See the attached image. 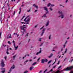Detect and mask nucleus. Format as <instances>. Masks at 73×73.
I'll use <instances>...</instances> for the list:
<instances>
[{
	"label": "nucleus",
	"mask_w": 73,
	"mask_h": 73,
	"mask_svg": "<svg viewBox=\"0 0 73 73\" xmlns=\"http://www.w3.org/2000/svg\"><path fill=\"white\" fill-rule=\"evenodd\" d=\"M70 73H73V71H71Z\"/></svg>",
	"instance_id": "obj_64"
},
{
	"label": "nucleus",
	"mask_w": 73,
	"mask_h": 73,
	"mask_svg": "<svg viewBox=\"0 0 73 73\" xmlns=\"http://www.w3.org/2000/svg\"><path fill=\"white\" fill-rule=\"evenodd\" d=\"M16 55H15L13 57V60H14L15 58V57H16Z\"/></svg>",
	"instance_id": "obj_19"
},
{
	"label": "nucleus",
	"mask_w": 73,
	"mask_h": 73,
	"mask_svg": "<svg viewBox=\"0 0 73 73\" xmlns=\"http://www.w3.org/2000/svg\"><path fill=\"white\" fill-rule=\"evenodd\" d=\"M24 17H25V16H24L23 17V18L21 19V20H23V19H24Z\"/></svg>",
	"instance_id": "obj_26"
},
{
	"label": "nucleus",
	"mask_w": 73,
	"mask_h": 73,
	"mask_svg": "<svg viewBox=\"0 0 73 73\" xmlns=\"http://www.w3.org/2000/svg\"><path fill=\"white\" fill-rule=\"evenodd\" d=\"M56 48H57V47L56 46H55V47L53 48V49H55Z\"/></svg>",
	"instance_id": "obj_32"
},
{
	"label": "nucleus",
	"mask_w": 73,
	"mask_h": 73,
	"mask_svg": "<svg viewBox=\"0 0 73 73\" xmlns=\"http://www.w3.org/2000/svg\"><path fill=\"white\" fill-rule=\"evenodd\" d=\"M44 26H43L42 28H40V30H41V29H43V28H44Z\"/></svg>",
	"instance_id": "obj_38"
},
{
	"label": "nucleus",
	"mask_w": 73,
	"mask_h": 73,
	"mask_svg": "<svg viewBox=\"0 0 73 73\" xmlns=\"http://www.w3.org/2000/svg\"><path fill=\"white\" fill-rule=\"evenodd\" d=\"M7 38H12V37H11V34H10V36H9V37H7Z\"/></svg>",
	"instance_id": "obj_14"
},
{
	"label": "nucleus",
	"mask_w": 73,
	"mask_h": 73,
	"mask_svg": "<svg viewBox=\"0 0 73 73\" xmlns=\"http://www.w3.org/2000/svg\"><path fill=\"white\" fill-rule=\"evenodd\" d=\"M49 25V21H48L47 23L46 24V27H47Z\"/></svg>",
	"instance_id": "obj_16"
},
{
	"label": "nucleus",
	"mask_w": 73,
	"mask_h": 73,
	"mask_svg": "<svg viewBox=\"0 0 73 73\" xmlns=\"http://www.w3.org/2000/svg\"><path fill=\"white\" fill-rule=\"evenodd\" d=\"M37 25H36L35 27V28H36V27H37Z\"/></svg>",
	"instance_id": "obj_55"
},
{
	"label": "nucleus",
	"mask_w": 73,
	"mask_h": 73,
	"mask_svg": "<svg viewBox=\"0 0 73 73\" xmlns=\"http://www.w3.org/2000/svg\"><path fill=\"white\" fill-rule=\"evenodd\" d=\"M41 72H42V71L41 70H40L39 72V73H41Z\"/></svg>",
	"instance_id": "obj_60"
},
{
	"label": "nucleus",
	"mask_w": 73,
	"mask_h": 73,
	"mask_svg": "<svg viewBox=\"0 0 73 73\" xmlns=\"http://www.w3.org/2000/svg\"><path fill=\"white\" fill-rule=\"evenodd\" d=\"M50 11H52L53 10V9H52L51 7H50Z\"/></svg>",
	"instance_id": "obj_39"
},
{
	"label": "nucleus",
	"mask_w": 73,
	"mask_h": 73,
	"mask_svg": "<svg viewBox=\"0 0 73 73\" xmlns=\"http://www.w3.org/2000/svg\"><path fill=\"white\" fill-rule=\"evenodd\" d=\"M61 67V66H60L58 68V69H60V68Z\"/></svg>",
	"instance_id": "obj_45"
},
{
	"label": "nucleus",
	"mask_w": 73,
	"mask_h": 73,
	"mask_svg": "<svg viewBox=\"0 0 73 73\" xmlns=\"http://www.w3.org/2000/svg\"><path fill=\"white\" fill-rule=\"evenodd\" d=\"M56 66H57V65L54 66L53 67L52 69H54V68L56 67Z\"/></svg>",
	"instance_id": "obj_25"
},
{
	"label": "nucleus",
	"mask_w": 73,
	"mask_h": 73,
	"mask_svg": "<svg viewBox=\"0 0 73 73\" xmlns=\"http://www.w3.org/2000/svg\"><path fill=\"white\" fill-rule=\"evenodd\" d=\"M36 58V57L35 56V57L33 58V59H35Z\"/></svg>",
	"instance_id": "obj_56"
},
{
	"label": "nucleus",
	"mask_w": 73,
	"mask_h": 73,
	"mask_svg": "<svg viewBox=\"0 0 73 73\" xmlns=\"http://www.w3.org/2000/svg\"><path fill=\"white\" fill-rule=\"evenodd\" d=\"M13 42L14 44V48H15V50H17V48H18V46H17V47H16V46L15 45L16 44V43H15V41L13 40Z\"/></svg>",
	"instance_id": "obj_5"
},
{
	"label": "nucleus",
	"mask_w": 73,
	"mask_h": 73,
	"mask_svg": "<svg viewBox=\"0 0 73 73\" xmlns=\"http://www.w3.org/2000/svg\"><path fill=\"white\" fill-rule=\"evenodd\" d=\"M58 13H59V14H61V15L59 16V17H61V19H63L64 18V15H62V12L61 11H59Z\"/></svg>",
	"instance_id": "obj_4"
},
{
	"label": "nucleus",
	"mask_w": 73,
	"mask_h": 73,
	"mask_svg": "<svg viewBox=\"0 0 73 73\" xmlns=\"http://www.w3.org/2000/svg\"><path fill=\"white\" fill-rule=\"evenodd\" d=\"M21 13V11H20L19 12V14H20Z\"/></svg>",
	"instance_id": "obj_61"
},
{
	"label": "nucleus",
	"mask_w": 73,
	"mask_h": 73,
	"mask_svg": "<svg viewBox=\"0 0 73 73\" xmlns=\"http://www.w3.org/2000/svg\"><path fill=\"white\" fill-rule=\"evenodd\" d=\"M43 44V43H41V45H40V46H42V44Z\"/></svg>",
	"instance_id": "obj_44"
},
{
	"label": "nucleus",
	"mask_w": 73,
	"mask_h": 73,
	"mask_svg": "<svg viewBox=\"0 0 73 73\" xmlns=\"http://www.w3.org/2000/svg\"><path fill=\"white\" fill-rule=\"evenodd\" d=\"M51 5V4L50 3H48V4L47 5V7H49Z\"/></svg>",
	"instance_id": "obj_21"
},
{
	"label": "nucleus",
	"mask_w": 73,
	"mask_h": 73,
	"mask_svg": "<svg viewBox=\"0 0 73 73\" xmlns=\"http://www.w3.org/2000/svg\"><path fill=\"white\" fill-rule=\"evenodd\" d=\"M29 35V33H27L26 35V37H28V36Z\"/></svg>",
	"instance_id": "obj_20"
},
{
	"label": "nucleus",
	"mask_w": 73,
	"mask_h": 73,
	"mask_svg": "<svg viewBox=\"0 0 73 73\" xmlns=\"http://www.w3.org/2000/svg\"><path fill=\"white\" fill-rule=\"evenodd\" d=\"M24 5H22L21 6V7H23V6H24Z\"/></svg>",
	"instance_id": "obj_62"
},
{
	"label": "nucleus",
	"mask_w": 73,
	"mask_h": 73,
	"mask_svg": "<svg viewBox=\"0 0 73 73\" xmlns=\"http://www.w3.org/2000/svg\"><path fill=\"white\" fill-rule=\"evenodd\" d=\"M37 11H38L37 10H36L34 12H35H35H37Z\"/></svg>",
	"instance_id": "obj_51"
},
{
	"label": "nucleus",
	"mask_w": 73,
	"mask_h": 73,
	"mask_svg": "<svg viewBox=\"0 0 73 73\" xmlns=\"http://www.w3.org/2000/svg\"><path fill=\"white\" fill-rule=\"evenodd\" d=\"M73 66H71L70 67H68L66 69H65V70H67V71L68 70H70L72 69H73Z\"/></svg>",
	"instance_id": "obj_2"
},
{
	"label": "nucleus",
	"mask_w": 73,
	"mask_h": 73,
	"mask_svg": "<svg viewBox=\"0 0 73 73\" xmlns=\"http://www.w3.org/2000/svg\"><path fill=\"white\" fill-rule=\"evenodd\" d=\"M40 51L36 53V55H37L38 54L40 53H41V48H40Z\"/></svg>",
	"instance_id": "obj_8"
},
{
	"label": "nucleus",
	"mask_w": 73,
	"mask_h": 73,
	"mask_svg": "<svg viewBox=\"0 0 73 73\" xmlns=\"http://www.w3.org/2000/svg\"><path fill=\"white\" fill-rule=\"evenodd\" d=\"M1 18H0V21H1V23H2V21H1V19H2V17H2V15H1Z\"/></svg>",
	"instance_id": "obj_18"
},
{
	"label": "nucleus",
	"mask_w": 73,
	"mask_h": 73,
	"mask_svg": "<svg viewBox=\"0 0 73 73\" xmlns=\"http://www.w3.org/2000/svg\"><path fill=\"white\" fill-rule=\"evenodd\" d=\"M28 71H25V72H24V73H28Z\"/></svg>",
	"instance_id": "obj_36"
},
{
	"label": "nucleus",
	"mask_w": 73,
	"mask_h": 73,
	"mask_svg": "<svg viewBox=\"0 0 73 73\" xmlns=\"http://www.w3.org/2000/svg\"><path fill=\"white\" fill-rule=\"evenodd\" d=\"M51 7H54V5H52L51 4Z\"/></svg>",
	"instance_id": "obj_41"
},
{
	"label": "nucleus",
	"mask_w": 73,
	"mask_h": 73,
	"mask_svg": "<svg viewBox=\"0 0 73 73\" xmlns=\"http://www.w3.org/2000/svg\"><path fill=\"white\" fill-rule=\"evenodd\" d=\"M33 7L35 6V7L36 8V9H38V6L37 5H35V4H34L33 5Z\"/></svg>",
	"instance_id": "obj_10"
},
{
	"label": "nucleus",
	"mask_w": 73,
	"mask_h": 73,
	"mask_svg": "<svg viewBox=\"0 0 73 73\" xmlns=\"http://www.w3.org/2000/svg\"><path fill=\"white\" fill-rule=\"evenodd\" d=\"M26 56H29V54H27L26 55Z\"/></svg>",
	"instance_id": "obj_59"
},
{
	"label": "nucleus",
	"mask_w": 73,
	"mask_h": 73,
	"mask_svg": "<svg viewBox=\"0 0 73 73\" xmlns=\"http://www.w3.org/2000/svg\"><path fill=\"white\" fill-rule=\"evenodd\" d=\"M36 64H37V62H35L32 65V66L33 65H36Z\"/></svg>",
	"instance_id": "obj_15"
},
{
	"label": "nucleus",
	"mask_w": 73,
	"mask_h": 73,
	"mask_svg": "<svg viewBox=\"0 0 73 73\" xmlns=\"http://www.w3.org/2000/svg\"><path fill=\"white\" fill-rule=\"evenodd\" d=\"M26 23L27 24H29V23H28V22H27Z\"/></svg>",
	"instance_id": "obj_63"
},
{
	"label": "nucleus",
	"mask_w": 73,
	"mask_h": 73,
	"mask_svg": "<svg viewBox=\"0 0 73 73\" xmlns=\"http://www.w3.org/2000/svg\"><path fill=\"white\" fill-rule=\"evenodd\" d=\"M8 43H9V44H11V43L10 42V41H8Z\"/></svg>",
	"instance_id": "obj_33"
},
{
	"label": "nucleus",
	"mask_w": 73,
	"mask_h": 73,
	"mask_svg": "<svg viewBox=\"0 0 73 73\" xmlns=\"http://www.w3.org/2000/svg\"><path fill=\"white\" fill-rule=\"evenodd\" d=\"M29 70H32V67H30Z\"/></svg>",
	"instance_id": "obj_22"
},
{
	"label": "nucleus",
	"mask_w": 73,
	"mask_h": 73,
	"mask_svg": "<svg viewBox=\"0 0 73 73\" xmlns=\"http://www.w3.org/2000/svg\"><path fill=\"white\" fill-rule=\"evenodd\" d=\"M1 69H2V70H3V71L5 70V68H1Z\"/></svg>",
	"instance_id": "obj_31"
},
{
	"label": "nucleus",
	"mask_w": 73,
	"mask_h": 73,
	"mask_svg": "<svg viewBox=\"0 0 73 73\" xmlns=\"http://www.w3.org/2000/svg\"><path fill=\"white\" fill-rule=\"evenodd\" d=\"M21 29H22V30H23V29L24 31L23 32V34L21 35V36H23V35H24V32H26V30L25 29H24V28H26V27H24L23 26H21Z\"/></svg>",
	"instance_id": "obj_1"
},
{
	"label": "nucleus",
	"mask_w": 73,
	"mask_h": 73,
	"mask_svg": "<svg viewBox=\"0 0 73 73\" xmlns=\"http://www.w3.org/2000/svg\"><path fill=\"white\" fill-rule=\"evenodd\" d=\"M63 46L64 47V48H65V44H64L63 45Z\"/></svg>",
	"instance_id": "obj_58"
},
{
	"label": "nucleus",
	"mask_w": 73,
	"mask_h": 73,
	"mask_svg": "<svg viewBox=\"0 0 73 73\" xmlns=\"http://www.w3.org/2000/svg\"><path fill=\"white\" fill-rule=\"evenodd\" d=\"M19 10H20V11H21V7H20Z\"/></svg>",
	"instance_id": "obj_50"
},
{
	"label": "nucleus",
	"mask_w": 73,
	"mask_h": 73,
	"mask_svg": "<svg viewBox=\"0 0 73 73\" xmlns=\"http://www.w3.org/2000/svg\"><path fill=\"white\" fill-rule=\"evenodd\" d=\"M73 61V59H72L71 60H70V62H72Z\"/></svg>",
	"instance_id": "obj_48"
},
{
	"label": "nucleus",
	"mask_w": 73,
	"mask_h": 73,
	"mask_svg": "<svg viewBox=\"0 0 73 73\" xmlns=\"http://www.w3.org/2000/svg\"><path fill=\"white\" fill-rule=\"evenodd\" d=\"M51 62H52V60L49 61V62H48V64H50V63Z\"/></svg>",
	"instance_id": "obj_28"
},
{
	"label": "nucleus",
	"mask_w": 73,
	"mask_h": 73,
	"mask_svg": "<svg viewBox=\"0 0 73 73\" xmlns=\"http://www.w3.org/2000/svg\"><path fill=\"white\" fill-rule=\"evenodd\" d=\"M15 66L14 65H13V67H12L11 68H10V70H9V72H11V71H12V69H14V68H15Z\"/></svg>",
	"instance_id": "obj_7"
},
{
	"label": "nucleus",
	"mask_w": 73,
	"mask_h": 73,
	"mask_svg": "<svg viewBox=\"0 0 73 73\" xmlns=\"http://www.w3.org/2000/svg\"><path fill=\"white\" fill-rule=\"evenodd\" d=\"M30 11H31V9H29V10H27V12H30Z\"/></svg>",
	"instance_id": "obj_35"
},
{
	"label": "nucleus",
	"mask_w": 73,
	"mask_h": 73,
	"mask_svg": "<svg viewBox=\"0 0 73 73\" xmlns=\"http://www.w3.org/2000/svg\"><path fill=\"white\" fill-rule=\"evenodd\" d=\"M42 17H46V14H45L42 16Z\"/></svg>",
	"instance_id": "obj_11"
},
{
	"label": "nucleus",
	"mask_w": 73,
	"mask_h": 73,
	"mask_svg": "<svg viewBox=\"0 0 73 73\" xmlns=\"http://www.w3.org/2000/svg\"><path fill=\"white\" fill-rule=\"evenodd\" d=\"M3 46H4V47H5V46H7V45H4L3 44Z\"/></svg>",
	"instance_id": "obj_54"
},
{
	"label": "nucleus",
	"mask_w": 73,
	"mask_h": 73,
	"mask_svg": "<svg viewBox=\"0 0 73 73\" xmlns=\"http://www.w3.org/2000/svg\"><path fill=\"white\" fill-rule=\"evenodd\" d=\"M48 12H49L47 11V12L45 14L46 15V14H47Z\"/></svg>",
	"instance_id": "obj_46"
},
{
	"label": "nucleus",
	"mask_w": 73,
	"mask_h": 73,
	"mask_svg": "<svg viewBox=\"0 0 73 73\" xmlns=\"http://www.w3.org/2000/svg\"><path fill=\"white\" fill-rule=\"evenodd\" d=\"M52 56H53L52 54H51L50 56H48V58H50Z\"/></svg>",
	"instance_id": "obj_12"
},
{
	"label": "nucleus",
	"mask_w": 73,
	"mask_h": 73,
	"mask_svg": "<svg viewBox=\"0 0 73 73\" xmlns=\"http://www.w3.org/2000/svg\"><path fill=\"white\" fill-rule=\"evenodd\" d=\"M5 70L2 71H1V72H2V73H5Z\"/></svg>",
	"instance_id": "obj_29"
},
{
	"label": "nucleus",
	"mask_w": 73,
	"mask_h": 73,
	"mask_svg": "<svg viewBox=\"0 0 73 73\" xmlns=\"http://www.w3.org/2000/svg\"><path fill=\"white\" fill-rule=\"evenodd\" d=\"M40 60V58H38V59L37 60V61L38 62L39 60Z\"/></svg>",
	"instance_id": "obj_43"
},
{
	"label": "nucleus",
	"mask_w": 73,
	"mask_h": 73,
	"mask_svg": "<svg viewBox=\"0 0 73 73\" xmlns=\"http://www.w3.org/2000/svg\"><path fill=\"white\" fill-rule=\"evenodd\" d=\"M6 53H7V54H9V52H8V51H7L6 52Z\"/></svg>",
	"instance_id": "obj_49"
},
{
	"label": "nucleus",
	"mask_w": 73,
	"mask_h": 73,
	"mask_svg": "<svg viewBox=\"0 0 73 73\" xmlns=\"http://www.w3.org/2000/svg\"><path fill=\"white\" fill-rule=\"evenodd\" d=\"M28 17H29V16L27 17L24 20V21H25L26 20H27V19L28 18Z\"/></svg>",
	"instance_id": "obj_30"
},
{
	"label": "nucleus",
	"mask_w": 73,
	"mask_h": 73,
	"mask_svg": "<svg viewBox=\"0 0 73 73\" xmlns=\"http://www.w3.org/2000/svg\"><path fill=\"white\" fill-rule=\"evenodd\" d=\"M57 60V59L56 58L55 59V62H56V61Z\"/></svg>",
	"instance_id": "obj_57"
},
{
	"label": "nucleus",
	"mask_w": 73,
	"mask_h": 73,
	"mask_svg": "<svg viewBox=\"0 0 73 73\" xmlns=\"http://www.w3.org/2000/svg\"><path fill=\"white\" fill-rule=\"evenodd\" d=\"M47 70H48L46 69V70L44 72V73H45V72H46V71H47Z\"/></svg>",
	"instance_id": "obj_37"
},
{
	"label": "nucleus",
	"mask_w": 73,
	"mask_h": 73,
	"mask_svg": "<svg viewBox=\"0 0 73 73\" xmlns=\"http://www.w3.org/2000/svg\"><path fill=\"white\" fill-rule=\"evenodd\" d=\"M41 38H40L39 40V41H41Z\"/></svg>",
	"instance_id": "obj_47"
},
{
	"label": "nucleus",
	"mask_w": 73,
	"mask_h": 73,
	"mask_svg": "<svg viewBox=\"0 0 73 73\" xmlns=\"http://www.w3.org/2000/svg\"><path fill=\"white\" fill-rule=\"evenodd\" d=\"M45 62V60L44 59H43L41 61V63L42 64H44Z\"/></svg>",
	"instance_id": "obj_9"
},
{
	"label": "nucleus",
	"mask_w": 73,
	"mask_h": 73,
	"mask_svg": "<svg viewBox=\"0 0 73 73\" xmlns=\"http://www.w3.org/2000/svg\"><path fill=\"white\" fill-rule=\"evenodd\" d=\"M60 64V60H58V62L57 64V65H58Z\"/></svg>",
	"instance_id": "obj_42"
},
{
	"label": "nucleus",
	"mask_w": 73,
	"mask_h": 73,
	"mask_svg": "<svg viewBox=\"0 0 73 73\" xmlns=\"http://www.w3.org/2000/svg\"><path fill=\"white\" fill-rule=\"evenodd\" d=\"M50 37H51V35H50L49 36V40H50Z\"/></svg>",
	"instance_id": "obj_40"
},
{
	"label": "nucleus",
	"mask_w": 73,
	"mask_h": 73,
	"mask_svg": "<svg viewBox=\"0 0 73 73\" xmlns=\"http://www.w3.org/2000/svg\"><path fill=\"white\" fill-rule=\"evenodd\" d=\"M30 21V18H29L27 20L26 22H28Z\"/></svg>",
	"instance_id": "obj_17"
},
{
	"label": "nucleus",
	"mask_w": 73,
	"mask_h": 73,
	"mask_svg": "<svg viewBox=\"0 0 73 73\" xmlns=\"http://www.w3.org/2000/svg\"><path fill=\"white\" fill-rule=\"evenodd\" d=\"M48 61V60L46 59H45L44 60V61H45V62H47Z\"/></svg>",
	"instance_id": "obj_23"
},
{
	"label": "nucleus",
	"mask_w": 73,
	"mask_h": 73,
	"mask_svg": "<svg viewBox=\"0 0 73 73\" xmlns=\"http://www.w3.org/2000/svg\"><path fill=\"white\" fill-rule=\"evenodd\" d=\"M1 62V67L4 68L5 65L4 63V61H3V60H2Z\"/></svg>",
	"instance_id": "obj_3"
},
{
	"label": "nucleus",
	"mask_w": 73,
	"mask_h": 73,
	"mask_svg": "<svg viewBox=\"0 0 73 73\" xmlns=\"http://www.w3.org/2000/svg\"><path fill=\"white\" fill-rule=\"evenodd\" d=\"M7 56H5L4 57V58L5 59V60H7Z\"/></svg>",
	"instance_id": "obj_24"
},
{
	"label": "nucleus",
	"mask_w": 73,
	"mask_h": 73,
	"mask_svg": "<svg viewBox=\"0 0 73 73\" xmlns=\"http://www.w3.org/2000/svg\"><path fill=\"white\" fill-rule=\"evenodd\" d=\"M67 52V48L66 49V51L64 52V53H66Z\"/></svg>",
	"instance_id": "obj_27"
},
{
	"label": "nucleus",
	"mask_w": 73,
	"mask_h": 73,
	"mask_svg": "<svg viewBox=\"0 0 73 73\" xmlns=\"http://www.w3.org/2000/svg\"><path fill=\"white\" fill-rule=\"evenodd\" d=\"M67 58H66L64 60V61H65L66 60V59Z\"/></svg>",
	"instance_id": "obj_53"
},
{
	"label": "nucleus",
	"mask_w": 73,
	"mask_h": 73,
	"mask_svg": "<svg viewBox=\"0 0 73 73\" xmlns=\"http://www.w3.org/2000/svg\"><path fill=\"white\" fill-rule=\"evenodd\" d=\"M15 13H16V11H14V13H13V15H15Z\"/></svg>",
	"instance_id": "obj_34"
},
{
	"label": "nucleus",
	"mask_w": 73,
	"mask_h": 73,
	"mask_svg": "<svg viewBox=\"0 0 73 73\" xmlns=\"http://www.w3.org/2000/svg\"><path fill=\"white\" fill-rule=\"evenodd\" d=\"M28 60H27L25 62H25H28Z\"/></svg>",
	"instance_id": "obj_52"
},
{
	"label": "nucleus",
	"mask_w": 73,
	"mask_h": 73,
	"mask_svg": "<svg viewBox=\"0 0 73 73\" xmlns=\"http://www.w3.org/2000/svg\"><path fill=\"white\" fill-rule=\"evenodd\" d=\"M44 10L48 11V9H47V7H44Z\"/></svg>",
	"instance_id": "obj_13"
},
{
	"label": "nucleus",
	"mask_w": 73,
	"mask_h": 73,
	"mask_svg": "<svg viewBox=\"0 0 73 73\" xmlns=\"http://www.w3.org/2000/svg\"><path fill=\"white\" fill-rule=\"evenodd\" d=\"M45 29H46L45 28H44L42 30V32L41 34V36H42L44 35V33H45V31H44L45 30Z\"/></svg>",
	"instance_id": "obj_6"
}]
</instances>
